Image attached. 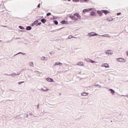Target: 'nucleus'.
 <instances>
[{"instance_id":"4c0bfd02","label":"nucleus","mask_w":128,"mask_h":128,"mask_svg":"<svg viewBox=\"0 0 128 128\" xmlns=\"http://www.w3.org/2000/svg\"><path fill=\"white\" fill-rule=\"evenodd\" d=\"M19 54H22V52H20Z\"/></svg>"},{"instance_id":"9b49d317","label":"nucleus","mask_w":128,"mask_h":128,"mask_svg":"<svg viewBox=\"0 0 128 128\" xmlns=\"http://www.w3.org/2000/svg\"><path fill=\"white\" fill-rule=\"evenodd\" d=\"M81 96H88V92H82L81 94Z\"/></svg>"},{"instance_id":"cd10ccee","label":"nucleus","mask_w":128,"mask_h":128,"mask_svg":"<svg viewBox=\"0 0 128 128\" xmlns=\"http://www.w3.org/2000/svg\"><path fill=\"white\" fill-rule=\"evenodd\" d=\"M74 38L72 36H69L68 38L69 40H70V38Z\"/></svg>"},{"instance_id":"473e14b6","label":"nucleus","mask_w":128,"mask_h":128,"mask_svg":"<svg viewBox=\"0 0 128 128\" xmlns=\"http://www.w3.org/2000/svg\"><path fill=\"white\" fill-rule=\"evenodd\" d=\"M120 14H122V13L119 12L116 14V16H120Z\"/></svg>"},{"instance_id":"20e7f679","label":"nucleus","mask_w":128,"mask_h":128,"mask_svg":"<svg viewBox=\"0 0 128 128\" xmlns=\"http://www.w3.org/2000/svg\"><path fill=\"white\" fill-rule=\"evenodd\" d=\"M88 36H98V34L94 32H91L88 34Z\"/></svg>"},{"instance_id":"39448f33","label":"nucleus","mask_w":128,"mask_h":128,"mask_svg":"<svg viewBox=\"0 0 128 128\" xmlns=\"http://www.w3.org/2000/svg\"><path fill=\"white\" fill-rule=\"evenodd\" d=\"M108 91L110 92V94H112V96H114V94H116V91H114V90L110 88L108 89Z\"/></svg>"},{"instance_id":"c756f323","label":"nucleus","mask_w":128,"mask_h":128,"mask_svg":"<svg viewBox=\"0 0 128 128\" xmlns=\"http://www.w3.org/2000/svg\"><path fill=\"white\" fill-rule=\"evenodd\" d=\"M51 14L50 12H48L46 14L47 16H50Z\"/></svg>"},{"instance_id":"f8f14e48","label":"nucleus","mask_w":128,"mask_h":128,"mask_svg":"<svg viewBox=\"0 0 128 128\" xmlns=\"http://www.w3.org/2000/svg\"><path fill=\"white\" fill-rule=\"evenodd\" d=\"M102 12H104V14H109L110 12L107 10H102Z\"/></svg>"},{"instance_id":"0eeeda50","label":"nucleus","mask_w":128,"mask_h":128,"mask_svg":"<svg viewBox=\"0 0 128 128\" xmlns=\"http://www.w3.org/2000/svg\"><path fill=\"white\" fill-rule=\"evenodd\" d=\"M116 60L119 62H124V58H118Z\"/></svg>"},{"instance_id":"412c9836","label":"nucleus","mask_w":128,"mask_h":128,"mask_svg":"<svg viewBox=\"0 0 128 128\" xmlns=\"http://www.w3.org/2000/svg\"><path fill=\"white\" fill-rule=\"evenodd\" d=\"M20 74H16V73H13L12 74H11L12 76H18Z\"/></svg>"},{"instance_id":"4468645a","label":"nucleus","mask_w":128,"mask_h":128,"mask_svg":"<svg viewBox=\"0 0 128 128\" xmlns=\"http://www.w3.org/2000/svg\"><path fill=\"white\" fill-rule=\"evenodd\" d=\"M90 16H96V14L94 12H90Z\"/></svg>"},{"instance_id":"a211bd4d","label":"nucleus","mask_w":128,"mask_h":128,"mask_svg":"<svg viewBox=\"0 0 128 128\" xmlns=\"http://www.w3.org/2000/svg\"><path fill=\"white\" fill-rule=\"evenodd\" d=\"M38 20H36L32 24V26H36V24H38Z\"/></svg>"},{"instance_id":"7c9ffc66","label":"nucleus","mask_w":128,"mask_h":128,"mask_svg":"<svg viewBox=\"0 0 128 128\" xmlns=\"http://www.w3.org/2000/svg\"><path fill=\"white\" fill-rule=\"evenodd\" d=\"M70 18H71V19L73 20V19H74V16H70Z\"/></svg>"},{"instance_id":"e433bc0d","label":"nucleus","mask_w":128,"mask_h":128,"mask_svg":"<svg viewBox=\"0 0 128 128\" xmlns=\"http://www.w3.org/2000/svg\"><path fill=\"white\" fill-rule=\"evenodd\" d=\"M68 0V2H70V0Z\"/></svg>"},{"instance_id":"c85d7f7f","label":"nucleus","mask_w":128,"mask_h":128,"mask_svg":"<svg viewBox=\"0 0 128 128\" xmlns=\"http://www.w3.org/2000/svg\"><path fill=\"white\" fill-rule=\"evenodd\" d=\"M78 0H73V2H78Z\"/></svg>"},{"instance_id":"ddd939ff","label":"nucleus","mask_w":128,"mask_h":128,"mask_svg":"<svg viewBox=\"0 0 128 128\" xmlns=\"http://www.w3.org/2000/svg\"><path fill=\"white\" fill-rule=\"evenodd\" d=\"M55 66H62V64L60 62H57L55 63Z\"/></svg>"},{"instance_id":"423d86ee","label":"nucleus","mask_w":128,"mask_h":128,"mask_svg":"<svg viewBox=\"0 0 128 128\" xmlns=\"http://www.w3.org/2000/svg\"><path fill=\"white\" fill-rule=\"evenodd\" d=\"M94 8H90L88 9H84L82 10V12H90V10H94Z\"/></svg>"},{"instance_id":"c9c22d12","label":"nucleus","mask_w":128,"mask_h":128,"mask_svg":"<svg viewBox=\"0 0 128 128\" xmlns=\"http://www.w3.org/2000/svg\"><path fill=\"white\" fill-rule=\"evenodd\" d=\"M84 2H88V0H83Z\"/></svg>"},{"instance_id":"f704fd0d","label":"nucleus","mask_w":128,"mask_h":128,"mask_svg":"<svg viewBox=\"0 0 128 128\" xmlns=\"http://www.w3.org/2000/svg\"><path fill=\"white\" fill-rule=\"evenodd\" d=\"M38 8H40V4L38 6Z\"/></svg>"},{"instance_id":"f3484780","label":"nucleus","mask_w":128,"mask_h":128,"mask_svg":"<svg viewBox=\"0 0 128 128\" xmlns=\"http://www.w3.org/2000/svg\"><path fill=\"white\" fill-rule=\"evenodd\" d=\"M42 90H43V92H46L47 90H48V89L46 88H42Z\"/></svg>"},{"instance_id":"6ab92c4d","label":"nucleus","mask_w":128,"mask_h":128,"mask_svg":"<svg viewBox=\"0 0 128 128\" xmlns=\"http://www.w3.org/2000/svg\"><path fill=\"white\" fill-rule=\"evenodd\" d=\"M41 22L43 23V24H46V20L44 18H43L41 20Z\"/></svg>"},{"instance_id":"4be33fe9","label":"nucleus","mask_w":128,"mask_h":128,"mask_svg":"<svg viewBox=\"0 0 128 128\" xmlns=\"http://www.w3.org/2000/svg\"><path fill=\"white\" fill-rule=\"evenodd\" d=\"M26 30H32V27L28 26L26 28Z\"/></svg>"},{"instance_id":"bb28decb","label":"nucleus","mask_w":128,"mask_h":128,"mask_svg":"<svg viewBox=\"0 0 128 128\" xmlns=\"http://www.w3.org/2000/svg\"><path fill=\"white\" fill-rule=\"evenodd\" d=\"M19 28L20 30H24V27H23L22 26H19Z\"/></svg>"},{"instance_id":"b1692460","label":"nucleus","mask_w":128,"mask_h":128,"mask_svg":"<svg viewBox=\"0 0 128 128\" xmlns=\"http://www.w3.org/2000/svg\"><path fill=\"white\" fill-rule=\"evenodd\" d=\"M90 60V62H92V64H98V62L94 60Z\"/></svg>"},{"instance_id":"58836bf2","label":"nucleus","mask_w":128,"mask_h":128,"mask_svg":"<svg viewBox=\"0 0 128 128\" xmlns=\"http://www.w3.org/2000/svg\"><path fill=\"white\" fill-rule=\"evenodd\" d=\"M0 42H2V41L0 40Z\"/></svg>"},{"instance_id":"1a4fd4ad","label":"nucleus","mask_w":128,"mask_h":128,"mask_svg":"<svg viewBox=\"0 0 128 128\" xmlns=\"http://www.w3.org/2000/svg\"><path fill=\"white\" fill-rule=\"evenodd\" d=\"M107 20H108V22H113L114 20V18H112V16H110V17H108L107 18H106Z\"/></svg>"},{"instance_id":"aec40b11","label":"nucleus","mask_w":128,"mask_h":128,"mask_svg":"<svg viewBox=\"0 0 128 128\" xmlns=\"http://www.w3.org/2000/svg\"><path fill=\"white\" fill-rule=\"evenodd\" d=\"M97 14H99V16H102V13L101 12L100 10H98Z\"/></svg>"},{"instance_id":"7ed1b4c3","label":"nucleus","mask_w":128,"mask_h":128,"mask_svg":"<svg viewBox=\"0 0 128 128\" xmlns=\"http://www.w3.org/2000/svg\"><path fill=\"white\" fill-rule=\"evenodd\" d=\"M102 68H110V65L108 63H102L101 64Z\"/></svg>"},{"instance_id":"f03ea898","label":"nucleus","mask_w":128,"mask_h":128,"mask_svg":"<svg viewBox=\"0 0 128 128\" xmlns=\"http://www.w3.org/2000/svg\"><path fill=\"white\" fill-rule=\"evenodd\" d=\"M104 53L106 54H108V56H112V54H114V51L111 50H106L104 52Z\"/></svg>"},{"instance_id":"a878e982","label":"nucleus","mask_w":128,"mask_h":128,"mask_svg":"<svg viewBox=\"0 0 128 128\" xmlns=\"http://www.w3.org/2000/svg\"><path fill=\"white\" fill-rule=\"evenodd\" d=\"M54 22L56 25L58 24V22L56 20H54Z\"/></svg>"},{"instance_id":"72a5a7b5","label":"nucleus","mask_w":128,"mask_h":128,"mask_svg":"<svg viewBox=\"0 0 128 128\" xmlns=\"http://www.w3.org/2000/svg\"><path fill=\"white\" fill-rule=\"evenodd\" d=\"M24 82H19L18 84H23Z\"/></svg>"},{"instance_id":"f257e3e1","label":"nucleus","mask_w":128,"mask_h":128,"mask_svg":"<svg viewBox=\"0 0 128 128\" xmlns=\"http://www.w3.org/2000/svg\"><path fill=\"white\" fill-rule=\"evenodd\" d=\"M77 16V18H76V16ZM78 18H80V14L78 13L74 14L73 16V20H78Z\"/></svg>"},{"instance_id":"2eb2a0df","label":"nucleus","mask_w":128,"mask_h":128,"mask_svg":"<svg viewBox=\"0 0 128 128\" xmlns=\"http://www.w3.org/2000/svg\"><path fill=\"white\" fill-rule=\"evenodd\" d=\"M61 24H68V22L64 20L61 22Z\"/></svg>"},{"instance_id":"2f4dec72","label":"nucleus","mask_w":128,"mask_h":128,"mask_svg":"<svg viewBox=\"0 0 128 128\" xmlns=\"http://www.w3.org/2000/svg\"><path fill=\"white\" fill-rule=\"evenodd\" d=\"M42 24V22H38V24H37V26H40Z\"/></svg>"},{"instance_id":"9d476101","label":"nucleus","mask_w":128,"mask_h":128,"mask_svg":"<svg viewBox=\"0 0 128 128\" xmlns=\"http://www.w3.org/2000/svg\"><path fill=\"white\" fill-rule=\"evenodd\" d=\"M77 66H84V62H80L77 64Z\"/></svg>"},{"instance_id":"dca6fc26","label":"nucleus","mask_w":128,"mask_h":128,"mask_svg":"<svg viewBox=\"0 0 128 128\" xmlns=\"http://www.w3.org/2000/svg\"><path fill=\"white\" fill-rule=\"evenodd\" d=\"M100 36H104L105 38H110L108 34H106V35H100Z\"/></svg>"},{"instance_id":"6e6552de","label":"nucleus","mask_w":128,"mask_h":128,"mask_svg":"<svg viewBox=\"0 0 128 128\" xmlns=\"http://www.w3.org/2000/svg\"><path fill=\"white\" fill-rule=\"evenodd\" d=\"M46 80L49 82H54V80L50 78H46Z\"/></svg>"},{"instance_id":"393cba45","label":"nucleus","mask_w":128,"mask_h":128,"mask_svg":"<svg viewBox=\"0 0 128 128\" xmlns=\"http://www.w3.org/2000/svg\"><path fill=\"white\" fill-rule=\"evenodd\" d=\"M46 60V57L45 56H42L40 58V60Z\"/></svg>"},{"instance_id":"5701e85b","label":"nucleus","mask_w":128,"mask_h":128,"mask_svg":"<svg viewBox=\"0 0 128 128\" xmlns=\"http://www.w3.org/2000/svg\"><path fill=\"white\" fill-rule=\"evenodd\" d=\"M29 65L30 66H34V62H30Z\"/></svg>"}]
</instances>
